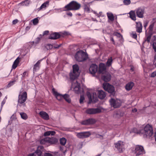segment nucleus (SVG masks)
I'll use <instances>...</instances> for the list:
<instances>
[{
  "instance_id": "nucleus-37",
  "label": "nucleus",
  "mask_w": 156,
  "mask_h": 156,
  "mask_svg": "<svg viewBox=\"0 0 156 156\" xmlns=\"http://www.w3.org/2000/svg\"><path fill=\"white\" fill-rule=\"evenodd\" d=\"M63 99H64L66 101L69 103L71 102V99L69 97V96L68 94H65L63 95Z\"/></svg>"
},
{
  "instance_id": "nucleus-13",
  "label": "nucleus",
  "mask_w": 156,
  "mask_h": 156,
  "mask_svg": "<svg viewBox=\"0 0 156 156\" xmlns=\"http://www.w3.org/2000/svg\"><path fill=\"white\" fill-rule=\"evenodd\" d=\"M53 94L55 96L56 99L58 101H61L63 99V95L60 94L55 91L54 88L52 89Z\"/></svg>"
},
{
  "instance_id": "nucleus-29",
  "label": "nucleus",
  "mask_w": 156,
  "mask_h": 156,
  "mask_svg": "<svg viewBox=\"0 0 156 156\" xmlns=\"http://www.w3.org/2000/svg\"><path fill=\"white\" fill-rule=\"evenodd\" d=\"M129 14V15L130 17L133 20H136V16L135 12L133 11H131Z\"/></svg>"
},
{
  "instance_id": "nucleus-42",
  "label": "nucleus",
  "mask_w": 156,
  "mask_h": 156,
  "mask_svg": "<svg viewBox=\"0 0 156 156\" xmlns=\"http://www.w3.org/2000/svg\"><path fill=\"white\" fill-rule=\"evenodd\" d=\"M60 142L61 145H64L66 142V139L65 138L63 137L60 139Z\"/></svg>"
},
{
  "instance_id": "nucleus-43",
  "label": "nucleus",
  "mask_w": 156,
  "mask_h": 156,
  "mask_svg": "<svg viewBox=\"0 0 156 156\" xmlns=\"http://www.w3.org/2000/svg\"><path fill=\"white\" fill-rule=\"evenodd\" d=\"M40 40H35L34 41H33L30 42V44L33 46H36L37 44H38L40 42Z\"/></svg>"
},
{
  "instance_id": "nucleus-61",
  "label": "nucleus",
  "mask_w": 156,
  "mask_h": 156,
  "mask_svg": "<svg viewBox=\"0 0 156 156\" xmlns=\"http://www.w3.org/2000/svg\"><path fill=\"white\" fill-rule=\"evenodd\" d=\"M66 14L69 16L71 17L72 16H73V14L72 12H69L67 13Z\"/></svg>"
},
{
  "instance_id": "nucleus-33",
  "label": "nucleus",
  "mask_w": 156,
  "mask_h": 156,
  "mask_svg": "<svg viewBox=\"0 0 156 156\" xmlns=\"http://www.w3.org/2000/svg\"><path fill=\"white\" fill-rule=\"evenodd\" d=\"M88 125H92L95 123L96 122V120L94 119L91 118L87 119Z\"/></svg>"
},
{
  "instance_id": "nucleus-27",
  "label": "nucleus",
  "mask_w": 156,
  "mask_h": 156,
  "mask_svg": "<svg viewBox=\"0 0 156 156\" xmlns=\"http://www.w3.org/2000/svg\"><path fill=\"white\" fill-rule=\"evenodd\" d=\"M98 97L101 99H104L106 96L105 92L102 90L98 91Z\"/></svg>"
},
{
  "instance_id": "nucleus-1",
  "label": "nucleus",
  "mask_w": 156,
  "mask_h": 156,
  "mask_svg": "<svg viewBox=\"0 0 156 156\" xmlns=\"http://www.w3.org/2000/svg\"><path fill=\"white\" fill-rule=\"evenodd\" d=\"M140 135L144 138L150 137L153 134V131L152 126L147 124L140 129Z\"/></svg>"
},
{
  "instance_id": "nucleus-46",
  "label": "nucleus",
  "mask_w": 156,
  "mask_h": 156,
  "mask_svg": "<svg viewBox=\"0 0 156 156\" xmlns=\"http://www.w3.org/2000/svg\"><path fill=\"white\" fill-rule=\"evenodd\" d=\"M123 2L124 5H128L130 3L131 1L130 0H124L123 1Z\"/></svg>"
},
{
  "instance_id": "nucleus-54",
  "label": "nucleus",
  "mask_w": 156,
  "mask_h": 156,
  "mask_svg": "<svg viewBox=\"0 0 156 156\" xmlns=\"http://www.w3.org/2000/svg\"><path fill=\"white\" fill-rule=\"evenodd\" d=\"M131 36L133 38L135 39L137 37V35L135 33H133L131 34Z\"/></svg>"
},
{
  "instance_id": "nucleus-19",
  "label": "nucleus",
  "mask_w": 156,
  "mask_h": 156,
  "mask_svg": "<svg viewBox=\"0 0 156 156\" xmlns=\"http://www.w3.org/2000/svg\"><path fill=\"white\" fill-rule=\"evenodd\" d=\"M39 114L41 117L43 119L46 120H48L49 119V115L45 112L41 111L40 112Z\"/></svg>"
},
{
  "instance_id": "nucleus-51",
  "label": "nucleus",
  "mask_w": 156,
  "mask_h": 156,
  "mask_svg": "<svg viewBox=\"0 0 156 156\" xmlns=\"http://www.w3.org/2000/svg\"><path fill=\"white\" fill-rule=\"evenodd\" d=\"M5 102H6V101H5V99H4V100L2 101V103H1V109H0V112H1L2 109V108L3 106V105H4V104L5 103Z\"/></svg>"
},
{
  "instance_id": "nucleus-35",
  "label": "nucleus",
  "mask_w": 156,
  "mask_h": 156,
  "mask_svg": "<svg viewBox=\"0 0 156 156\" xmlns=\"http://www.w3.org/2000/svg\"><path fill=\"white\" fill-rule=\"evenodd\" d=\"M140 129L139 130H138L136 128H133V129H131V130H130V133H136L137 134H140Z\"/></svg>"
},
{
  "instance_id": "nucleus-20",
  "label": "nucleus",
  "mask_w": 156,
  "mask_h": 156,
  "mask_svg": "<svg viewBox=\"0 0 156 156\" xmlns=\"http://www.w3.org/2000/svg\"><path fill=\"white\" fill-rule=\"evenodd\" d=\"M142 27V24L140 22L136 23V28L137 32L139 33L141 32Z\"/></svg>"
},
{
  "instance_id": "nucleus-64",
  "label": "nucleus",
  "mask_w": 156,
  "mask_h": 156,
  "mask_svg": "<svg viewBox=\"0 0 156 156\" xmlns=\"http://www.w3.org/2000/svg\"><path fill=\"white\" fill-rule=\"evenodd\" d=\"M154 137L155 139V141H156V133H155L154 135Z\"/></svg>"
},
{
  "instance_id": "nucleus-9",
  "label": "nucleus",
  "mask_w": 156,
  "mask_h": 156,
  "mask_svg": "<svg viewBox=\"0 0 156 156\" xmlns=\"http://www.w3.org/2000/svg\"><path fill=\"white\" fill-rule=\"evenodd\" d=\"M115 147L119 152H122L125 149V143L121 141H119L115 144Z\"/></svg>"
},
{
  "instance_id": "nucleus-40",
  "label": "nucleus",
  "mask_w": 156,
  "mask_h": 156,
  "mask_svg": "<svg viewBox=\"0 0 156 156\" xmlns=\"http://www.w3.org/2000/svg\"><path fill=\"white\" fill-rule=\"evenodd\" d=\"M20 115L21 118L23 119L26 120L27 118V115L26 113L20 112Z\"/></svg>"
},
{
  "instance_id": "nucleus-49",
  "label": "nucleus",
  "mask_w": 156,
  "mask_h": 156,
  "mask_svg": "<svg viewBox=\"0 0 156 156\" xmlns=\"http://www.w3.org/2000/svg\"><path fill=\"white\" fill-rule=\"evenodd\" d=\"M84 97L83 96H81L80 98V104H82L83 100H84Z\"/></svg>"
},
{
  "instance_id": "nucleus-39",
  "label": "nucleus",
  "mask_w": 156,
  "mask_h": 156,
  "mask_svg": "<svg viewBox=\"0 0 156 156\" xmlns=\"http://www.w3.org/2000/svg\"><path fill=\"white\" fill-rule=\"evenodd\" d=\"M30 3V1L28 0H25L24 1H23L19 4L20 5H28Z\"/></svg>"
},
{
  "instance_id": "nucleus-22",
  "label": "nucleus",
  "mask_w": 156,
  "mask_h": 156,
  "mask_svg": "<svg viewBox=\"0 0 156 156\" xmlns=\"http://www.w3.org/2000/svg\"><path fill=\"white\" fill-rule=\"evenodd\" d=\"M61 37L66 38L68 37L71 36L70 33L67 31H64L60 32Z\"/></svg>"
},
{
  "instance_id": "nucleus-41",
  "label": "nucleus",
  "mask_w": 156,
  "mask_h": 156,
  "mask_svg": "<svg viewBox=\"0 0 156 156\" xmlns=\"http://www.w3.org/2000/svg\"><path fill=\"white\" fill-rule=\"evenodd\" d=\"M114 35L117 37L118 38H119V39H123V37L122 35L119 33L117 32H114Z\"/></svg>"
},
{
  "instance_id": "nucleus-44",
  "label": "nucleus",
  "mask_w": 156,
  "mask_h": 156,
  "mask_svg": "<svg viewBox=\"0 0 156 156\" xmlns=\"http://www.w3.org/2000/svg\"><path fill=\"white\" fill-rule=\"evenodd\" d=\"M112 57H111L108 59L107 62H106L107 66H110L112 64Z\"/></svg>"
},
{
  "instance_id": "nucleus-52",
  "label": "nucleus",
  "mask_w": 156,
  "mask_h": 156,
  "mask_svg": "<svg viewBox=\"0 0 156 156\" xmlns=\"http://www.w3.org/2000/svg\"><path fill=\"white\" fill-rule=\"evenodd\" d=\"M149 23V21H146L144 22V27L146 29L147 27V26L148 23Z\"/></svg>"
},
{
  "instance_id": "nucleus-48",
  "label": "nucleus",
  "mask_w": 156,
  "mask_h": 156,
  "mask_svg": "<svg viewBox=\"0 0 156 156\" xmlns=\"http://www.w3.org/2000/svg\"><path fill=\"white\" fill-rule=\"evenodd\" d=\"M81 124L82 125H88L87 119L82 121L80 122Z\"/></svg>"
},
{
  "instance_id": "nucleus-26",
  "label": "nucleus",
  "mask_w": 156,
  "mask_h": 156,
  "mask_svg": "<svg viewBox=\"0 0 156 156\" xmlns=\"http://www.w3.org/2000/svg\"><path fill=\"white\" fill-rule=\"evenodd\" d=\"M48 137V140L49 145L50 144H54L56 143L58 141V140L55 138L53 137L51 138Z\"/></svg>"
},
{
  "instance_id": "nucleus-25",
  "label": "nucleus",
  "mask_w": 156,
  "mask_h": 156,
  "mask_svg": "<svg viewBox=\"0 0 156 156\" xmlns=\"http://www.w3.org/2000/svg\"><path fill=\"white\" fill-rule=\"evenodd\" d=\"M48 140V137H46L43 139H42L40 140L41 144L44 145L46 146H49Z\"/></svg>"
},
{
  "instance_id": "nucleus-18",
  "label": "nucleus",
  "mask_w": 156,
  "mask_h": 156,
  "mask_svg": "<svg viewBox=\"0 0 156 156\" xmlns=\"http://www.w3.org/2000/svg\"><path fill=\"white\" fill-rule=\"evenodd\" d=\"M144 9L139 8L136 11V15L138 17L142 18L143 17V14H144Z\"/></svg>"
},
{
  "instance_id": "nucleus-59",
  "label": "nucleus",
  "mask_w": 156,
  "mask_h": 156,
  "mask_svg": "<svg viewBox=\"0 0 156 156\" xmlns=\"http://www.w3.org/2000/svg\"><path fill=\"white\" fill-rule=\"evenodd\" d=\"M14 81L10 82L8 85V87H10L13 84Z\"/></svg>"
},
{
  "instance_id": "nucleus-11",
  "label": "nucleus",
  "mask_w": 156,
  "mask_h": 156,
  "mask_svg": "<svg viewBox=\"0 0 156 156\" xmlns=\"http://www.w3.org/2000/svg\"><path fill=\"white\" fill-rule=\"evenodd\" d=\"M98 66L95 64L91 65L89 68V71L90 73L94 75L96 72L98 71Z\"/></svg>"
},
{
  "instance_id": "nucleus-21",
  "label": "nucleus",
  "mask_w": 156,
  "mask_h": 156,
  "mask_svg": "<svg viewBox=\"0 0 156 156\" xmlns=\"http://www.w3.org/2000/svg\"><path fill=\"white\" fill-rule=\"evenodd\" d=\"M102 79L105 82L109 81L111 80V76L109 73H106L102 76Z\"/></svg>"
},
{
  "instance_id": "nucleus-56",
  "label": "nucleus",
  "mask_w": 156,
  "mask_h": 156,
  "mask_svg": "<svg viewBox=\"0 0 156 156\" xmlns=\"http://www.w3.org/2000/svg\"><path fill=\"white\" fill-rule=\"evenodd\" d=\"M149 33L148 35L147 36V39H151L152 35V33Z\"/></svg>"
},
{
  "instance_id": "nucleus-6",
  "label": "nucleus",
  "mask_w": 156,
  "mask_h": 156,
  "mask_svg": "<svg viewBox=\"0 0 156 156\" xmlns=\"http://www.w3.org/2000/svg\"><path fill=\"white\" fill-rule=\"evenodd\" d=\"M134 153L136 156H142L145 153V152L142 146L137 145L135 147Z\"/></svg>"
},
{
  "instance_id": "nucleus-57",
  "label": "nucleus",
  "mask_w": 156,
  "mask_h": 156,
  "mask_svg": "<svg viewBox=\"0 0 156 156\" xmlns=\"http://www.w3.org/2000/svg\"><path fill=\"white\" fill-rule=\"evenodd\" d=\"M61 45V44H60L59 45H56L53 46V47L55 48H57L60 47Z\"/></svg>"
},
{
  "instance_id": "nucleus-60",
  "label": "nucleus",
  "mask_w": 156,
  "mask_h": 156,
  "mask_svg": "<svg viewBox=\"0 0 156 156\" xmlns=\"http://www.w3.org/2000/svg\"><path fill=\"white\" fill-rule=\"evenodd\" d=\"M44 156H53V155L50 153H46L44 154Z\"/></svg>"
},
{
  "instance_id": "nucleus-4",
  "label": "nucleus",
  "mask_w": 156,
  "mask_h": 156,
  "mask_svg": "<svg viewBox=\"0 0 156 156\" xmlns=\"http://www.w3.org/2000/svg\"><path fill=\"white\" fill-rule=\"evenodd\" d=\"M27 98V95L26 92L25 91L22 93L20 92L19 95L18 105L20 106H25V104L24 102L26 101Z\"/></svg>"
},
{
  "instance_id": "nucleus-23",
  "label": "nucleus",
  "mask_w": 156,
  "mask_h": 156,
  "mask_svg": "<svg viewBox=\"0 0 156 156\" xmlns=\"http://www.w3.org/2000/svg\"><path fill=\"white\" fill-rule=\"evenodd\" d=\"M41 60H38L37 62L34 65L33 68V71H36L39 69L40 67V64L41 63Z\"/></svg>"
},
{
  "instance_id": "nucleus-16",
  "label": "nucleus",
  "mask_w": 156,
  "mask_h": 156,
  "mask_svg": "<svg viewBox=\"0 0 156 156\" xmlns=\"http://www.w3.org/2000/svg\"><path fill=\"white\" fill-rule=\"evenodd\" d=\"M61 37L60 32L52 33L48 39H58Z\"/></svg>"
},
{
  "instance_id": "nucleus-30",
  "label": "nucleus",
  "mask_w": 156,
  "mask_h": 156,
  "mask_svg": "<svg viewBox=\"0 0 156 156\" xmlns=\"http://www.w3.org/2000/svg\"><path fill=\"white\" fill-rule=\"evenodd\" d=\"M134 85V83L133 82H130L128 83L126 85V89L127 90H129L132 88Z\"/></svg>"
},
{
  "instance_id": "nucleus-15",
  "label": "nucleus",
  "mask_w": 156,
  "mask_h": 156,
  "mask_svg": "<svg viewBox=\"0 0 156 156\" xmlns=\"http://www.w3.org/2000/svg\"><path fill=\"white\" fill-rule=\"evenodd\" d=\"M87 94L90 102L92 101L93 100H96L97 94L96 93L94 92L92 94H91L90 92H87Z\"/></svg>"
},
{
  "instance_id": "nucleus-5",
  "label": "nucleus",
  "mask_w": 156,
  "mask_h": 156,
  "mask_svg": "<svg viewBox=\"0 0 156 156\" xmlns=\"http://www.w3.org/2000/svg\"><path fill=\"white\" fill-rule=\"evenodd\" d=\"M73 71L70 73V78L71 80H74L80 74L79 67L78 65L75 64L73 66Z\"/></svg>"
},
{
  "instance_id": "nucleus-47",
  "label": "nucleus",
  "mask_w": 156,
  "mask_h": 156,
  "mask_svg": "<svg viewBox=\"0 0 156 156\" xmlns=\"http://www.w3.org/2000/svg\"><path fill=\"white\" fill-rule=\"evenodd\" d=\"M33 23L34 25H36L38 23V20L37 18H35L33 20Z\"/></svg>"
},
{
  "instance_id": "nucleus-17",
  "label": "nucleus",
  "mask_w": 156,
  "mask_h": 156,
  "mask_svg": "<svg viewBox=\"0 0 156 156\" xmlns=\"http://www.w3.org/2000/svg\"><path fill=\"white\" fill-rule=\"evenodd\" d=\"M72 85L73 87H74L73 90L76 93H79L80 88V84L77 81H76L75 84L72 83Z\"/></svg>"
},
{
  "instance_id": "nucleus-63",
  "label": "nucleus",
  "mask_w": 156,
  "mask_h": 156,
  "mask_svg": "<svg viewBox=\"0 0 156 156\" xmlns=\"http://www.w3.org/2000/svg\"><path fill=\"white\" fill-rule=\"evenodd\" d=\"M137 111V110L136 108H134L133 109V110H132V112H136Z\"/></svg>"
},
{
  "instance_id": "nucleus-28",
  "label": "nucleus",
  "mask_w": 156,
  "mask_h": 156,
  "mask_svg": "<svg viewBox=\"0 0 156 156\" xmlns=\"http://www.w3.org/2000/svg\"><path fill=\"white\" fill-rule=\"evenodd\" d=\"M41 151L37 150L34 153L29 154L28 156H42Z\"/></svg>"
},
{
  "instance_id": "nucleus-24",
  "label": "nucleus",
  "mask_w": 156,
  "mask_h": 156,
  "mask_svg": "<svg viewBox=\"0 0 156 156\" xmlns=\"http://www.w3.org/2000/svg\"><path fill=\"white\" fill-rule=\"evenodd\" d=\"M49 1H47L43 3L40 8L38 9V10L40 11L43 9H45L47 6L49 5Z\"/></svg>"
},
{
  "instance_id": "nucleus-45",
  "label": "nucleus",
  "mask_w": 156,
  "mask_h": 156,
  "mask_svg": "<svg viewBox=\"0 0 156 156\" xmlns=\"http://www.w3.org/2000/svg\"><path fill=\"white\" fill-rule=\"evenodd\" d=\"M49 31L48 30H45L43 32V34L42 35L40 34V36L41 37H42L44 35H48L49 33Z\"/></svg>"
},
{
  "instance_id": "nucleus-53",
  "label": "nucleus",
  "mask_w": 156,
  "mask_h": 156,
  "mask_svg": "<svg viewBox=\"0 0 156 156\" xmlns=\"http://www.w3.org/2000/svg\"><path fill=\"white\" fill-rule=\"evenodd\" d=\"M156 76V70L153 73H152L151 74V77H154Z\"/></svg>"
},
{
  "instance_id": "nucleus-3",
  "label": "nucleus",
  "mask_w": 156,
  "mask_h": 156,
  "mask_svg": "<svg viewBox=\"0 0 156 156\" xmlns=\"http://www.w3.org/2000/svg\"><path fill=\"white\" fill-rule=\"evenodd\" d=\"M75 58L76 61L81 62L86 60L88 58V56L87 53L82 50H80L77 52Z\"/></svg>"
},
{
  "instance_id": "nucleus-55",
  "label": "nucleus",
  "mask_w": 156,
  "mask_h": 156,
  "mask_svg": "<svg viewBox=\"0 0 156 156\" xmlns=\"http://www.w3.org/2000/svg\"><path fill=\"white\" fill-rule=\"evenodd\" d=\"M152 45L153 49L154 51L156 52V42H154Z\"/></svg>"
},
{
  "instance_id": "nucleus-34",
  "label": "nucleus",
  "mask_w": 156,
  "mask_h": 156,
  "mask_svg": "<svg viewBox=\"0 0 156 156\" xmlns=\"http://www.w3.org/2000/svg\"><path fill=\"white\" fill-rule=\"evenodd\" d=\"M55 133V131H48L45 132L44 133L45 136H48L50 135L51 136L54 135Z\"/></svg>"
},
{
  "instance_id": "nucleus-7",
  "label": "nucleus",
  "mask_w": 156,
  "mask_h": 156,
  "mask_svg": "<svg viewBox=\"0 0 156 156\" xmlns=\"http://www.w3.org/2000/svg\"><path fill=\"white\" fill-rule=\"evenodd\" d=\"M109 101L111 105L114 108H119L121 105V101L118 99L111 98Z\"/></svg>"
},
{
  "instance_id": "nucleus-31",
  "label": "nucleus",
  "mask_w": 156,
  "mask_h": 156,
  "mask_svg": "<svg viewBox=\"0 0 156 156\" xmlns=\"http://www.w3.org/2000/svg\"><path fill=\"white\" fill-rule=\"evenodd\" d=\"M20 58L18 57L14 61L12 66V68L15 69L17 66V65L19 62Z\"/></svg>"
},
{
  "instance_id": "nucleus-14",
  "label": "nucleus",
  "mask_w": 156,
  "mask_h": 156,
  "mask_svg": "<svg viewBox=\"0 0 156 156\" xmlns=\"http://www.w3.org/2000/svg\"><path fill=\"white\" fill-rule=\"evenodd\" d=\"M106 70V67L105 64L101 63L99 65V69L98 73L99 74H103L105 72Z\"/></svg>"
},
{
  "instance_id": "nucleus-8",
  "label": "nucleus",
  "mask_w": 156,
  "mask_h": 156,
  "mask_svg": "<svg viewBox=\"0 0 156 156\" xmlns=\"http://www.w3.org/2000/svg\"><path fill=\"white\" fill-rule=\"evenodd\" d=\"M103 87L105 90L108 93L113 94L115 92V88L114 87L109 84L107 83H104L103 84Z\"/></svg>"
},
{
  "instance_id": "nucleus-10",
  "label": "nucleus",
  "mask_w": 156,
  "mask_h": 156,
  "mask_svg": "<svg viewBox=\"0 0 156 156\" xmlns=\"http://www.w3.org/2000/svg\"><path fill=\"white\" fill-rule=\"evenodd\" d=\"M101 112V109L98 108L88 109L86 111V112L89 114H94L100 113Z\"/></svg>"
},
{
  "instance_id": "nucleus-62",
  "label": "nucleus",
  "mask_w": 156,
  "mask_h": 156,
  "mask_svg": "<svg viewBox=\"0 0 156 156\" xmlns=\"http://www.w3.org/2000/svg\"><path fill=\"white\" fill-rule=\"evenodd\" d=\"M18 22V20L17 19L14 20L12 21V23L13 24H16Z\"/></svg>"
},
{
  "instance_id": "nucleus-32",
  "label": "nucleus",
  "mask_w": 156,
  "mask_h": 156,
  "mask_svg": "<svg viewBox=\"0 0 156 156\" xmlns=\"http://www.w3.org/2000/svg\"><path fill=\"white\" fill-rule=\"evenodd\" d=\"M107 14L109 20L112 21H113L114 20V16L112 13H107Z\"/></svg>"
},
{
  "instance_id": "nucleus-58",
  "label": "nucleus",
  "mask_w": 156,
  "mask_h": 156,
  "mask_svg": "<svg viewBox=\"0 0 156 156\" xmlns=\"http://www.w3.org/2000/svg\"><path fill=\"white\" fill-rule=\"evenodd\" d=\"M147 48H141V50L142 51H143L144 53H145L146 52V51L147 50Z\"/></svg>"
},
{
  "instance_id": "nucleus-36",
  "label": "nucleus",
  "mask_w": 156,
  "mask_h": 156,
  "mask_svg": "<svg viewBox=\"0 0 156 156\" xmlns=\"http://www.w3.org/2000/svg\"><path fill=\"white\" fill-rule=\"evenodd\" d=\"M154 23H152L149 26L148 28V33H153V28L154 26Z\"/></svg>"
},
{
  "instance_id": "nucleus-38",
  "label": "nucleus",
  "mask_w": 156,
  "mask_h": 156,
  "mask_svg": "<svg viewBox=\"0 0 156 156\" xmlns=\"http://www.w3.org/2000/svg\"><path fill=\"white\" fill-rule=\"evenodd\" d=\"M84 10L85 11L88 12L90 11V5L89 3H85L84 4Z\"/></svg>"
},
{
  "instance_id": "nucleus-2",
  "label": "nucleus",
  "mask_w": 156,
  "mask_h": 156,
  "mask_svg": "<svg viewBox=\"0 0 156 156\" xmlns=\"http://www.w3.org/2000/svg\"><path fill=\"white\" fill-rule=\"evenodd\" d=\"M80 7V4L76 1H72L64 7V11L77 10L79 9Z\"/></svg>"
},
{
  "instance_id": "nucleus-50",
  "label": "nucleus",
  "mask_w": 156,
  "mask_h": 156,
  "mask_svg": "<svg viewBox=\"0 0 156 156\" xmlns=\"http://www.w3.org/2000/svg\"><path fill=\"white\" fill-rule=\"evenodd\" d=\"M45 47L47 49H49L53 47V46L51 44H48Z\"/></svg>"
},
{
  "instance_id": "nucleus-12",
  "label": "nucleus",
  "mask_w": 156,
  "mask_h": 156,
  "mask_svg": "<svg viewBox=\"0 0 156 156\" xmlns=\"http://www.w3.org/2000/svg\"><path fill=\"white\" fill-rule=\"evenodd\" d=\"M90 134V132H83L77 133L76 136L80 138H83L89 137Z\"/></svg>"
}]
</instances>
